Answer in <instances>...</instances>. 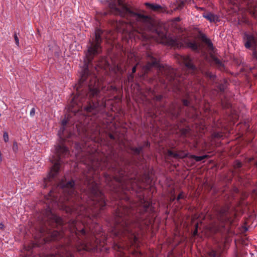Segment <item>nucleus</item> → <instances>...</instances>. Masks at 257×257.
Segmentation results:
<instances>
[{
  "label": "nucleus",
  "instance_id": "nucleus-1",
  "mask_svg": "<svg viewBox=\"0 0 257 257\" xmlns=\"http://www.w3.org/2000/svg\"><path fill=\"white\" fill-rule=\"evenodd\" d=\"M117 155L114 153H111L101 160H93L89 165L88 171L84 173L81 178L82 183L86 186V195L81 196V200L86 204L77 202L79 196L75 190V182L71 180L67 182L61 181L59 186L64 193L66 201L64 205V209L67 212L75 213L83 215L89 219L90 221L92 217H98L100 211L105 206L104 197L99 189V184L94 180L98 170H103L108 168L114 172V176L111 177L107 173H104L103 178L107 185L111 191L116 193L119 197L121 193L126 195L127 192L135 190L136 186L138 185L139 180L136 178L130 177L126 171L120 167L117 161Z\"/></svg>",
  "mask_w": 257,
  "mask_h": 257
},
{
  "label": "nucleus",
  "instance_id": "nucleus-2",
  "mask_svg": "<svg viewBox=\"0 0 257 257\" xmlns=\"http://www.w3.org/2000/svg\"><path fill=\"white\" fill-rule=\"evenodd\" d=\"M109 6L112 13L124 18L126 21L119 20L116 23V29L119 32H127L131 29L135 37L143 41L151 37L161 43L177 48L182 46V39L179 37L167 36L164 30L156 25L151 17L134 11V9L122 0H111Z\"/></svg>",
  "mask_w": 257,
  "mask_h": 257
},
{
  "label": "nucleus",
  "instance_id": "nucleus-3",
  "mask_svg": "<svg viewBox=\"0 0 257 257\" xmlns=\"http://www.w3.org/2000/svg\"><path fill=\"white\" fill-rule=\"evenodd\" d=\"M42 221L45 226L47 224L52 226H59L61 230L49 231L48 234L51 239L46 240H55L59 239L67 235V232L71 237L70 238L69 245L77 251L86 250L94 251L98 247L99 242L94 236L95 234L100 232V227L97 223H92L90 225H85L83 222L77 220H70L64 223L63 220L59 216L52 213L50 208H47L43 213Z\"/></svg>",
  "mask_w": 257,
  "mask_h": 257
},
{
  "label": "nucleus",
  "instance_id": "nucleus-4",
  "mask_svg": "<svg viewBox=\"0 0 257 257\" xmlns=\"http://www.w3.org/2000/svg\"><path fill=\"white\" fill-rule=\"evenodd\" d=\"M102 31L96 29L95 31V37L92 38L87 45V51L86 53V59L84 60V64L81 68L80 73V79L76 90L78 91L81 86L85 83L88 84L89 91L86 98L82 95L75 96L71 102V106L74 107L75 105L78 107H83L84 111L95 115L104 109L106 107L105 101L102 99L99 100L100 91L98 89V81L95 74H91L88 70V64L92 61L94 57L100 53L102 51L101 44L102 43L101 35Z\"/></svg>",
  "mask_w": 257,
  "mask_h": 257
},
{
  "label": "nucleus",
  "instance_id": "nucleus-5",
  "mask_svg": "<svg viewBox=\"0 0 257 257\" xmlns=\"http://www.w3.org/2000/svg\"><path fill=\"white\" fill-rule=\"evenodd\" d=\"M126 206H119L114 214L115 226L113 231L116 236L126 237L132 244L136 243L138 237L132 227L137 226L143 229L152 222L153 212L151 203L144 200L143 204L136 211Z\"/></svg>",
  "mask_w": 257,
  "mask_h": 257
},
{
  "label": "nucleus",
  "instance_id": "nucleus-6",
  "mask_svg": "<svg viewBox=\"0 0 257 257\" xmlns=\"http://www.w3.org/2000/svg\"><path fill=\"white\" fill-rule=\"evenodd\" d=\"M55 152L57 156H53L51 159V161L54 164L52 167L49 174V179L54 178L59 172L60 165L62 161L61 157H67L69 155L68 149L63 145H58L55 146Z\"/></svg>",
  "mask_w": 257,
  "mask_h": 257
},
{
  "label": "nucleus",
  "instance_id": "nucleus-7",
  "mask_svg": "<svg viewBox=\"0 0 257 257\" xmlns=\"http://www.w3.org/2000/svg\"><path fill=\"white\" fill-rule=\"evenodd\" d=\"M177 59L180 63L183 64L187 68V70L190 71L193 74L197 73L199 71L206 77L209 78L211 80H214L215 75L212 74L208 71H204L202 70H198V68L194 65L193 59L189 56L186 55H178Z\"/></svg>",
  "mask_w": 257,
  "mask_h": 257
},
{
  "label": "nucleus",
  "instance_id": "nucleus-8",
  "mask_svg": "<svg viewBox=\"0 0 257 257\" xmlns=\"http://www.w3.org/2000/svg\"><path fill=\"white\" fill-rule=\"evenodd\" d=\"M229 208L227 205H225L216 209V215L217 220L219 222V225H213L212 226V230L214 232H218L221 230V227H224L225 222L228 221L227 212Z\"/></svg>",
  "mask_w": 257,
  "mask_h": 257
},
{
  "label": "nucleus",
  "instance_id": "nucleus-9",
  "mask_svg": "<svg viewBox=\"0 0 257 257\" xmlns=\"http://www.w3.org/2000/svg\"><path fill=\"white\" fill-rule=\"evenodd\" d=\"M160 71L168 82L173 85H177V81L175 71L170 67L160 68Z\"/></svg>",
  "mask_w": 257,
  "mask_h": 257
},
{
  "label": "nucleus",
  "instance_id": "nucleus-10",
  "mask_svg": "<svg viewBox=\"0 0 257 257\" xmlns=\"http://www.w3.org/2000/svg\"><path fill=\"white\" fill-rule=\"evenodd\" d=\"M243 42L246 49L253 48L255 49L257 48V36L245 33L243 36Z\"/></svg>",
  "mask_w": 257,
  "mask_h": 257
},
{
  "label": "nucleus",
  "instance_id": "nucleus-11",
  "mask_svg": "<svg viewBox=\"0 0 257 257\" xmlns=\"http://www.w3.org/2000/svg\"><path fill=\"white\" fill-rule=\"evenodd\" d=\"M147 60L148 62L144 67V69L145 72L151 70L153 67H160L159 61L157 59L154 57L152 54H147Z\"/></svg>",
  "mask_w": 257,
  "mask_h": 257
},
{
  "label": "nucleus",
  "instance_id": "nucleus-12",
  "mask_svg": "<svg viewBox=\"0 0 257 257\" xmlns=\"http://www.w3.org/2000/svg\"><path fill=\"white\" fill-rule=\"evenodd\" d=\"M47 257H74L69 248L62 247L56 254H49Z\"/></svg>",
  "mask_w": 257,
  "mask_h": 257
},
{
  "label": "nucleus",
  "instance_id": "nucleus-13",
  "mask_svg": "<svg viewBox=\"0 0 257 257\" xmlns=\"http://www.w3.org/2000/svg\"><path fill=\"white\" fill-rule=\"evenodd\" d=\"M168 154L169 156L172 157L175 159H183L186 157L189 158L190 155L188 153H186L184 151H179L177 153H174L171 150H168Z\"/></svg>",
  "mask_w": 257,
  "mask_h": 257
},
{
  "label": "nucleus",
  "instance_id": "nucleus-14",
  "mask_svg": "<svg viewBox=\"0 0 257 257\" xmlns=\"http://www.w3.org/2000/svg\"><path fill=\"white\" fill-rule=\"evenodd\" d=\"M181 109V107L179 104L173 103L170 106L169 111L173 117L177 118L179 115Z\"/></svg>",
  "mask_w": 257,
  "mask_h": 257
},
{
  "label": "nucleus",
  "instance_id": "nucleus-15",
  "mask_svg": "<svg viewBox=\"0 0 257 257\" xmlns=\"http://www.w3.org/2000/svg\"><path fill=\"white\" fill-rule=\"evenodd\" d=\"M145 5L153 11H161L162 12L166 13L167 12L165 9L162 8V7L159 5H155L149 3H146Z\"/></svg>",
  "mask_w": 257,
  "mask_h": 257
},
{
  "label": "nucleus",
  "instance_id": "nucleus-16",
  "mask_svg": "<svg viewBox=\"0 0 257 257\" xmlns=\"http://www.w3.org/2000/svg\"><path fill=\"white\" fill-rule=\"evenodd\" d=\"M203 16L210 22H217L219 21V17L211 13H207L205 14H203Z\"/></svg>",
  "mask_w": 257,
  "mask_h": 257
},
{
  "label": "nucleus",
  "instance_id": "nucleus-17",
  "mask_svg": "<svg viewBox=\"0 0 257 257\" xmlns=\"http://www.w3.org/2000/svg\"><path fill=\"white\" fill-rule=\"evenodd\" d=\"M208 157V155H205L201 156H197L194 155H190L189 156V158L194 159L196 162H200L202 160L207 158Z\"/></svg>",
  "mask_w": 257,
  "mask_h": 257
},
{
  "label": "nucleus",
  "instance_id": "nucleus-18",
  "mask_svg": "<svg viewBox=\"0 0 257 257\" xmlns=\"http://www.w3.org/2000/svg\"><path fill=\"white\" fill-rule=\"evenodd\" d=\"M208 255L209 257H223L219 251L213 249L208 251Z\"/></svg>",
  "mask_w": 257,
  "mask_h": 257
},
{
  "label": "nucleus",
  "instance_id": "nucleus-19",
  "mask_svg": "<svg viewBox=\"0 0 257 257\" xmlns=\"http://www.w3.org/2000/svg\"><path fill=\"white\" fill-rule=\"evenodd\" d=\"M187 46L188 48L191 49L193 51H197L198 49V46L195 41L188 42L187 43Z\"/></svg>",
  "mask_w": 257,
  "mask_h": 257
},
{
  "label": "nucleus",
  "instance_id": "nucleus-20",
  "mask_svg": "<svg viewBox=\"0 0 257 257\" xmlns=\"http://www.w3.org/2000/svg\"><path fill=\"white\" fill-rule=\"evenodd\" d=\"M184 6V2L181 1L178 4L177 6L173 9V10H171L170 12L167 11V13L171 14L174 11H176L178 10H181L183 8Z\"/></svg>",
  "mask_w": 257,
  "mask_h": 257
},
{
  "label": "nucleus",
  "instance_id": "nucleus-21",
  "mask_svg": "<svg viewBox=\"0 0 257 257\" xmlns=\"http://www.w3.org/2000/svg\"><path fill=\"white\" fill-rule=\"evenodd\" d=\"M143 148H144V147H143V146H140V147H139L137 148L132 147L131 148V150L133 152V153L135 155H138L141 153V152L143 150Z\"/></svg>",
  "mask_w": 257,
  "mask_h": 257
},
{
  "label": "nucleus",
  "instance_id": "nucleus-22",
  "mask_svg": "<svg viewBox=\"0 0 257 257\" xmlns=\"http://www.w3.org/2000/svg\"><path fill=\"white\" fill-rule=\"evenodd\" d=\"M190 100H191V98H190V97L189 96L187 95L186 96V98H183L182 99V102L184 106H189L190 104Z\"/></svg>",
  "mask_w": 257,
  "mask_h": 257
},
{
  "label": "nucleus",
  "instance_id": "nucleus-23",
  "mask_svg": "<svg viewBox=\"0 0 257 257\" xmlns=\"http://www.w3.org/2000/svg\"><path fill=\"white\" fill-rule=\"evenodd\" d=\"M217 87L221 92L224 91L226 87V82L224 81L223 83L219 84Z\"/></svg>",
  "mask_w": 257,
  "mask_h": 257
},
{
  "label": "nucleus",
  "instance_id": "nucleus-24",
  "mask_svg": "<svg viewBox=\"0 0 257 257\" xmlns=\"http://www.w3.org/2000/svg\"><path fill=\"white\" fill-rule=\"evenodd\" d=\"M205 44L207 45L209 50H212V51L213 50V49H214L213 45V43H212V42L211 41V40L210 39H209L205 43Z\"/></svg>",
  "mask_w": 257,
  "mask_h": 257
},
{
  "label": "nucleus",
  "instance_id": "nucleus-25",
  "mask_svg": "<svg viewBox=\"0 0 257 257\" xmlns=\"http://www.w3.org/2000/svg\"><path fill=\"white\" fill-rule=\"evenodd\" d=\"M186 196L185 193L183 192H181L180 193V194L178 195L177 197L176 198L177 201L178 202L180 199H185L186 198Z\"/></svg>",
  "mask_w": 257,
  "mask_h": 257
},
{
  "label": "nucleus",
  "instance_id": "nucleus-26",
  "mask_svg": "<svg viewBox=\"0 0 257 257\" xmlns=\"http://www.w3.org/2000/svg\"><path fill=\"white\" fill-rule=\"evenodd\" d=\"M233 166L235 169L240 168L242 166V163L240 161L236 160L234 162Z\"/></svg>",
  "mask_w": 257,
  "mask_h": 257
},
{
  "label": "nucleus",
  "instance_id": "nucleus-27",
  "mask_svg": "<svg viewBox=\"0 0 257 257\" xmlns=\"http://www.w3.org/2000/svg\"><path fill=\"white\" fill-rule=\"evenodd\" d=\"M65 130V126H62L61 128L60 129L58 133V135L59 136L60 138L62 139L63 138V134Z\"/></svg>",
  "mask_w": 257,
  "mask_h": 257
},
{
  "label": "nucleus",
  "instance_id": "nucleus-28",
  "mask_svg": "<svg viewBox=\"0 0 257 257\" xmlns=\"http://www.w3.org/2000/svg\"><path fill=\"white\" fill-rule=\"evenodd\" d=\"M200 39L201 40L204 42L205 43L209 39L207 38L206 36L204 34H201L200 35Z\"/></svg>",
  "mask_w": 257,
  "mask_h": 257
},
{
  "label": "nucleus",
  "instance_id": "nucleus-29",
  "mask_svg": "<svg viewBox=\"0 0 257 257\" xmlns=\"http://www.w3.org/2000/svg\"><path fill=\"white\" fill-rule=\"evenodd\" d=\"M213 61H214V63L216 65H217L218 66H222V62H221V61L219 59H218V58H217L216 57H214L213 58Z\"/></svg>",
  "mask_w": 257,
  "mask_h": 257
},
{
  "label": "nucleus",
  "instance_id": "nucleus-30",
  "mask_svg": "<svg viewBox=\"0 0 257 257\" xmlns=\"http://www.w3.org/2000/svg\"><path fill=\"white\" fill-rule=\"evenodd\" d=\"M13 150L15 153L17 152L18 151V143L16 141L13 142Z\"/></svg>",
  "mask_w": 257,
  "mask_h": 257
},
{
  "label": "nucleus",
  "instance_id": "nucleus-31",
  "mask_svg": "<svg viewBox=\"0 0 257 257\" xmlns=\"http://www.w3.org/2000/svg\"><path fill=\"white\" fill-rule=\"evenodd\" d=\"M3 138L5 142L7 143L9 140V135L7 132H5L3 134Z\"/></svg>",
  "mask_w": 257,
  "mask_h": 257
},
{
  "label": "nucleus",
  "instance_id": "nucleus-32",
  "mask_svg": "<svg viewBox=\"0 0 257 257\" xmlns=\"http://www.w3.org/2000/svg\"><path fill=\"white\" fill-rule=\"evenodd\" d=\"M14 39H15V41L16 45L18 47H19V38L16 33H15V34H14Z\"/></svg>",
  "mask_w": 257,
  "mask_h": 257
},
{
  "label": "nucleus",
  "instance_id": "nucleus-33",
  "mask_svg": "<svg viewBox=\"0 0 257 257\" xmlns=\"http://www.w3.org/2000/svg\"><path fill=\"white\" fill-rule=\"evenodd\" d=\"M222 105L223 107H224L225 108H227L231 106L230 103H229V102L224 103L223 101L222 102Z\"/></svg>",
  "mask_w": 257,
  "mask_h": 257
},
{
  "label": "nucleus",
  "instance_id": "nucleus-34",
  "mask_svg": "<svg viewBox=\"0 0 257 257\" xmlns=\"http://www.w3.org/2000/svg\"><path fill=\"white\" fill-rule=\"evenodd\" d=\"M252 56L254 59L257 60V50H256V49H254L253 51Z\"/></svg>",
  "mask_w": 257,
  "mask_h": 257
},
{
  "label": "nucleus",
  "instance_id": "nucleus-35",
  "mask_svg": "<svg viewBox=\"0 0 257 257\" xmlns=\"http://www.w3.org/2000/svg\"><path fill=\"white\" fill-rule=\"evenodd\" d=\"M188 133H189L188 128H184L181 131V134L182 135H186Z\"/></svg>",
  "mask_w": 257,
  "mask_h": 257
},
{
  "label": "nucleus",
  "instance_id": "nucleus-36",
  "mask_svg": "<svg viewBox=\"0 0 257 257\" xmlns=\"http://www.w3.org/2000/svg\"><path fill=\"white\" fill-rule=\"evenodd\" d=\"M67 122H68L67 119H66V118L63 119L61 121L62 126H65V125H66Z\"/></svg>",
  "mask_w": 257,
  "mask_h": 257
},
{
  "label": "nucleus",
  "instance_id": "nucleus-37",
  "mask_svg": "<svg viewBox=\"0 0 257 257\" xmlns=\"http://www.w3.org/2000/svg\"><path fill=\"white\" fill-rule=\"evenodd\" d=\"M35 114V108L34 107V108H32V109L31 110L30 114L31 116H34Z\"/></svg>",
  "mask_w": 257,
  "mask_h": 257
},
{
  "label": "nucleus",
  "instance_id": "nucleus-38",
  "mask_svg": "<svg viewBox=\"0 0 257 257\" xmlns=\"http://www.w3.org/2000/svg\"><path fill=\"white\" fill-rule=\"evenodd\" d=\"M162 98V96L161 95H157L155 97V99L157 101H160Z\"/></svg>",
  "mask_w": 257,
  "mask_h": 257
},
{
  "label": "nucleus",
  "instance_id": "nucleus-39",
  "mask_svg": "<svg viewBox=\"0 0 257 257\" xmlns=\"http://www.w3.org/2000/svg\"><path fill=\"white\" fill-rule=\"evenodd\" d=\"M128 79L129 81H133L134 79V75L133 74H131L128 76Z\"/></svg>",
  "mask_w": 257,
  "mask_h": 257
},
{
  "label": "nucleus",
  "instance_id": "nucleus-40",
  "mask_svg": "<svg viewBox=\"0 0 257 257\" xmlns=\"http://www.w3.org/2000/svg\"><path fill=\"white\" fill-rule=\"evenodd\" d=\"M176 197H175V196L174 194H173V196H172V197H171V198H170V201H171V202H173L174 201H175V200H176Z\"/></svg>",
  "mask_w": 257,
  "mask_h": 257
},
{
  "label": "nucleus",
  "instance_id": "nucleus-41",
  "mask_svg": "<svg viewBox=\"0 0 257 257\" xmlns=\"http://www.w3.org/2000/svg\"><path fill=\"white\" fill-rule=\"evenodd\" d=\"M136 68H137V65H135V66H134L132 68V73H134L136 72Z\"/></svg>",
  "mask_w": 257,
  "mask_h": 257
},
{
  "label": "nucleus",
  "instance_id": "nucleus-42",
  "mask_svg": "<svg viewBox=\"0 0 257 257\" xmlns=\"http://www.w3.org/2000/svg\"><path fill=\"white\" fill-rule=\"evenodd\" d=\"M5 228V225L3 223H0V229L3 230Z\"/></svg>",
  "mask_w": 257,
  "mask_h": 257
},
{
  "label": "nucleus",
  "instance_id": "nucleus-43",
  "mask_svg": "<svg viewBox=\"0 0 257 257\" xmlns=\"http://www.w3.org/2000/svg\"><path fill=\"white\" fill-rule=\"evenodd\" d=\"M109 137L110 139H111L112 140H114V137L111 134H109Z\"/></svg>",
  "mask_w": 257,
  "mask_h": 257
},
{
  "label": "nucleus",
  "instance_id": "nucleus-44",
  "mask_svg": "<svg viewBox=\"0 0 257 257\" xmlns=\"http://www.w3.org/2000/svg\"><path fill=\"white\" fill-rule=\"evenodd\" d=\"M197 232H198V230H197V229L196 228V229L193 232V235H196L197 234Z\"/></svg>",
  "mask_w": 257,
  "mask_h": 257
},
{
  "label": "nucleus",
  "instance_id": "nucleus-45",
  "mask_svg": "<svg viewBox=\"0 0 257 257\" xmlns=\"http://www.w3.org/2000/svg\"><path fill=\"white\" fill-rule=\"evenodd\" d=\"M150 146V143L148 142H147L145 143V144L144 145V146L143 147H144L145 146L148 147V146Z\"/></svg>",
  "mask_w": 257,
  "mask_h": 257
},
{
  "label": "nucleus",
  "instance_id": "nucleus-46",
  "mask_svg": "<svg viewBox=\"0 0 257 257\" xmlns=\"http://www.w3.org/2000/svg\"><path fill=\"white\" fill-rule=\"evenodd\" d=\"M252 192L257 196V190L254 189Z\"/></svg>",
  "mask_w": 257,
  "mask_h": 257
},
{
  "label": "nucleus",
  "instance_id": "nucleus-47",
  "mask_svg": "<svg viewBox=\"0 0 257 257\" xmlns=\"http://www.w3.org/2000/svg\"><path fill=\"white\" fill-rule=\"evenodd\" d=\"M116 246H117V247L118 248V249H119V248L121 247L119 245H118L116 244V245H115L114 246V248H115V249H116Z\"/></svg>",
  "mask_w": 257,
  "mask_h": 257
},
{
  "label": "nucleus",
  "instance_id": "nucleus-48",
  "mask_svg": "<svg viewBox=\"0 0 257 257\" xmlns=\"http://www.w3.org/2000/svg\"><path fill=\"white\" fill-rule=\"evenodd\" d=\"M44 231H45V230L44 228H42L41 230V233H44Z\"/></svg>",
  "mask_w": 257,
  "mask_h": 257
},
{
  "label": "nucleus",
  "instance_id": "nucleus-49",
  "mask_svg": "<svg viewBox=\"0 0 257 257\" xmlns=\"http://www.w3.org/2000/svg\"><path fill=\"white\" fill-rule=\"evenodd\" d=\"M180 19L179 17H177V18H176V21H180Z\"/></svg>",
  "mask_w": 257,
  "mask_h": 257
},
{
  "label": "nucleus",
  "instance_id": "nucleus-50",
  "mask_svg": "<svg viewBox=\"0 0 257 257\" xmlns=\"http://www.w3.org/2000/svg\"><path fill=\"white\" fill-rule=\"evenodd\" d=\"M215 137H220V135H219V134H216V135L215 136Z\"/></svg>",
  "mask_w": 257,
  "mask_h": 257
},
{
  "label": "nucleus",
  "instance_id": "nucleus-51",
  "mask_svg": "<svg viewBox=\"0 0 257 257\" xmlns=\"http://www.w3.org/2000/svg\"><path fill=\"white\" fill-rule=\"evenodd\" d=\"M104 65H106L107 64V62L105 60L104 61Z\"/></svg>",
  "mask_w": 257,
  "mask_h": 257
},
{
  "label": "nucleus",
  "instance_id": "nucleus-52",
  "mask_svg": "<svg viewBox=\"0 0 257 257\" xmlns=\"http://www.w3.org/2000/svg\"><path fill=\"white\" fill-rule=\"evenodd\" d=\"M148 178L149 179V176H146V179H148Z\"/></svg>",
  "mask_w": 257,
  "mask_h": 257
},
{
  "label": "nucleus",
  "instance_id": "nucleus-53",
  "mask_svg": "<svg viewBox=\"0 0 257 257\" xmlns=\"http://www.w3.org/2000/svg\"><path fill=\"white\" fill-rule=\"evenodd\" d=\"M124 199H128V197H125V198H124Z\"/></svg>",
  "mask_w": 257,
  "mask_h": 257
},
{
  "label": "nucleus",
  "instance_id": "nucleus-54",
  "mask_svg": "<svg viewBox=\"0 0 257 257\" xmlns=\"http://www.w3.org/2000/svg\"><path fill=\"white\" fill-rule=\"evenodd\" d=\"M256 185H257V182H256Z\"/></svg>",
  "mask_w": 257,
  "mask_h": 257
}]
</instances>
